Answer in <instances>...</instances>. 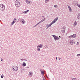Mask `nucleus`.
Wrapping results in <instances>:
<instances>
[{"mask_svg": "<svg viewBox=\"0 0 80 80\" xmlns=\"http://www.w3.org/2000/svg\"><path fill=\"white\" fill-rule=\"evenodd\" d=\"M52 36L54 37L55 41H57V40H58L59 38L58 37H57V36L53 35H52Z\"/></svg>", "mask_w": 80, "mask_h": 80, "instance_id": "nucleus-6", "label": "nucleus"}, {"mask_svg": "<svg viewBox=\"0 0 80 80\" xmlns=\"http://www.w3.org/2000/svg\"><path fill=\"white\" fill-rule=\"evenodd\" d=\"M42 47H43L42 44H40V45H38L37 46L38 48H42Z\"/></svg>", "mask_w": 80, "mask_h": 80, "instance_id": "nucleus-10", "label": "nucleus"}, {"mask_svg": "<svg viewBox=\"0 0 80 80\" xmlns=\"http://www.w3.org/2000/svg\"><path fill=\"white\" fill-rule=\"evenodd\" d=\"M12 70H13L14 72H17V70H18V67L17 66H14L12 67Z\"/></svg>", "mask_w": 80, "mask_h": 80, "instance_id": "nucleus-3", "label": "nucleus"}, {"mask_svg": "<svg viewBox=\"0 0 80 80\" xmlns=\"http://www.w3.org/2000/svg\"><path fill=\"white\" fill-rule=\"evenodd\" d=\"M77 25V21H75L74 22L73 25H74L75 26H76Z\"/></svg>", "mask_w": 80, "mask_h": 80, "instance_id": "nucleus-13", "label": "nucleus"}, {"mask_svg": "<svg viewBox=\"0 0 80 80\" xmlns=\"http://www.w3.org/2000/svg\"><path fill=\"white\" fill-rule=\"evenodd\" d=\"M58 39H60V38H58Z\"/></svg>", "mask_w": 80, "mask_h": 80, "instance_id": "nucleus-48", "label": "nucleus"}, {"mask_svg": "<svg viewBox=\"0 0 80 80\" xmlns=\"http://www.w3.org/2000/svg\"><path fill=\"white\" fill-rule=\"evenodd\" d=\"M77 6H78V7H79V8H80V4H78V5H77Z\"/></svg>", "mask_w": 80, "mask_h": 80, "instance_id": "nucleus-30", "label": "nucleus"}, {"mask_svg": "<svg viewBox=\"0 0 80 80\" xmlns=\"http://www.w3.org/2000/svg\"><path fill=\"white\" fill-rule=\"evenodd\" d=\"M37 25L36 24V25H35L33 27H36L37 26Z\"/></svg>", "mask_w": 80, "mask_h": 80, "instance_id": "nucleus-34", "label": "nucleus"}, {"mask_svg": "<svg viewBox=\"0 0 80 80\" xmlns=\"http://www.w3.org/2000/svg\"><path fill=\"white\" fill-rule=\"evenodd\" d=\"M68 42H69V45H72L73 44H75V42H74L73 41V40H68Z\"/></svg>", "mask_w": 80, "mask_h": 80, "instance_id": "nucleus-4", "label": "nucleus"}, {"mask_svg": "<svg viewBox=\"0 0 80 80\" xmlns=\"http://www.w3.org/2000/svg\"><path fill=\"white\" fill-rule=\"evenodd\" d=\"M54 7H55V8H56V7H57V5H55L54 6Z\"/></svg>", "mask_w": 80, "mask_h": 80, "instance_id": "nucleus-31", "label": "nucleus"}, {"mask_svg": "<svg viewBox=\"0 0 80 80\" xmlns=\"http://www.w3.org/2000/svg\"><path fill=\"white\" fill-rule=\"evenodd\" d=\"M5 7L4 5L2 4H0V10L2 12H3L5 10Z\"/></svg>", "mask_w": 80, "mask_h": 80, "instance_id": "nucleus-2", "label": "nucleus"}, {"mask_svg": "<svg viewBox=\"0 0 80 80\" xmlns=\"http://www.w3.org/2000/svg\"><path fill=\"white\" fill-rule=\"evenodd\" d=\"M68 8H69V9H70L71 8V7L68 6Z\"/></svg>", "mask_w": 80, "mask_h": 80, "instance_id": "nucleus-32", "label": "nucleus"}, {"mask_svg": "<svg viewBox=\"0 0 80 80\" xmlns=\"http://www.w3.org/2000/svg\"><path fill=\"white\" fill-rule=\"evenodd\" d=\"M79 42H77V44H78V43Z\"/></svg>", "mask_w": 80, "mask_h": 80, "instance_id": "nucleus-42", "label": "nucleus"}, {"mask_svg": "<svg viewBox=\"0 0 80 80\" xmlns=\"http://www.w3.org/2000/svg\"><path fill=\"white\" fill-rule=\"evenodd\" d=\"M52 23L51 22L49 25V26L50 27L52 25Z\"/></svg>", "mask_w": 80, "mask_h": 80, "instance_id": "nucleus-28", "label": "nucleus"}, {"mask_svg": "<svg viewBox=\"0 0 80 80\" xmlns=\"http://www.w3.org/2000/svg\"><path fill=\"white\" fill-rule=\"evenodd\" d=\"M28 12H29V10H27L26 11L24 12L23 13H28Z\"/></svg>", "mask_w": 80, "mask_h": 80, "instance_id": "nucleus-15", "label": "nucleus"}, {"mask_svg": "<svg viewBox=\"0 0 80 80\" xmlns=\"http://www.w3.org/2000/svg\"><path fill=\"white\" fill-rule=\"evenodd\" d=\"M1 78H3V74H2L1 76Z\"/></svg>", "mask_w": 80, "mask_h": 80, "instance_id": "nucleus-23", "label": "nucleus"}, {"mask_svg": "<svg viewBox=\"0 0 80 80\" xmlns=\"http://www.w3.org/2000/svg\"><path fill=\"white\" fill-rule=\"evenodd\" d=\"M22 19L19 18L18 19L19 21H22Z\"/></svg>", "mask_w": 80, "mask_h": 80, "instance_id": "nucleus-27", "label": "nucleus"}, {"mask_svg": "<svg viewBox=\"0 0 80 80\" xmlns=\"http://www.w3.org/2000/svg\"><path fill=\"white\" fill-rule=\"evenodd\" d=\"M33 75V73H32V72H30L29 74V75Z\"/></svg>", "mask_w": 80, "mask_h": 80, "instance_id": "nucleus-17", "label": "nucleus"}, {"mask_svg": "<svg viewBox=\"0 0 80 80\" xmlns=\"http://www.w3.org/2000/svg\"><path fill=\"white\" fill-rule=\"evenodd\" d=\"M69 11H70V12H71L72 11V9L71 8L69 9Z\"/></svg>", "mask_w": 80, "mask_h": 80, "instance_id": "nucleus-25", "label": "nucleus"}, {"mask_svg": "<svg viewBox=\"0 0 80 80\" xmlns=\"http://www.w3.org/2000/svg\"><path fill=\"white\" fill-rule=\"evenodd\" d=\"M43 80H45V78H43Z\"/></svg>", "mask_w": 80, "mask_h": 80, "instance_id": "nucleus-41", "label": "nucleus"}, {"mask_svg": "<svg viewBox=\"0 0 80 80\" xmlns=\"http://www.w3.org/2000/svg\"><path fill=\"white\" fill-rule=\"evenodd\" d=\"M56 22V21H55V20H54L52 22H51L52 24H53V23H55Z\"/></svg>", "mask_w": 80, "mask_h": 80, "instance_id": "nucleus-18", "label": "nucleus"}, {"mask_svg": "<svg viewBox=\"0 0 80 80\" xmlns=\"http://www.w3.org/2000/svg\"><path fill=\"white\" fill-rule=\"evenodd\" d=\"M59 37H60V36H59Z\"/></svg>", "mask_w": 80, "mask_h": 80, "instance_id": "nucleus-49", "label": "nucleus"}, {"mask_svg": "<svg viewBox=\"0 0 80 80\" xmlns=\"http://www.w3.org/2000/svg\"><path fill=\"white\" fill-rule=\"evenodd\" d=\"M38 48V47H37V50H38V51H40V48Z\"/></svg>", "mask_w": 80, "mask_h": 80, "instance_id": "nucleus-21", "label": "nucleus"}, {"mask_svg": "<svg viewBox=\"0 0 80 80\" xmlns=\"http://www.w3.org/2000/svg\"><path fill=\"white\" fill-rule=\"evenodd\" d=\"M59 60H60L61 58H59Z\"/></svg>", "mask_w": 80, "mask_h": 80, "instance_id": "nucleus-47", "label": "nucleus"}, {"mask_svg": "<svg viewBox=\"0 0 80 80\" xmlns=\"http://www.w3.org/2000/svg\"><path fill=\"white\" fill-rule=\"evenodd\" d=\"M41 21H42V22H43V21H44L43 20V19L42 20H41Z\"/></svg>", "mask_w": 80, "mask_h": 80, "instance_id": "nucleus-36", "label": "nucleus"}, {"mask_svg": "<svg viewBox=\"0 0 80 80\" xmlns=\"http://www.w3.org/2000/svg\"><path fill=\"white\" fill-rule=\"evenodd\" d=\"M29 68V67H28H28L27 68Z\"/></svg>", "mask_w": 80, "mask_h": 80, "instance_id": "nucleus-40", "label": "nucleus"}, {"mask_svg": "<svg viewBox=\"0 0 80 80\" xmlns=\"http://www.w3.org/2000/svg\"><path fill=\"white\" fill-rule=\"evenodd\" d=\"M40 71L41 73H42V74L43 75H44V72H43V71H42V69H40Z\"/></svg>", "mask_w": 80, "mask_h": 80, "instance_id": "nucleus-16", "label": "nucleus"}, {"mask_svg": "<svg viewBox=\"0 0 80 80\" xmlns=\"http://www.w3.org/2000/svg\"><path fill=\"white\" fill-rule=\"evenodd\" d=\"M44 47L46 48H48V46H47V45H45Z\"/></svg>", "mask_w": 80, "mask_h": 80, "instance_id": "nucleus-29", "label": "nucleus"}, {"mask_svg": "<svg viewBox=\"0 0 80 80\" xmlns=\"http://www.w3.org/2000/svg\"><path fill=\"white\" fill-rule=\"evenodd\" d=\"M23 60H25V61H27V60L25 59H24Z\"/></svg>", "mask_w": 80, "mask_h": 80, "instance_id": "nucleus-39", "label": "nucleus"}, {"mask_svg": "<svg viewBox=\"0 0 80 80\" xmlns=\"http://www.w3.org/2000/svg\"><path fill=\"white\" fill-rule=\"evenodd\" d=\"M72 38H75L76 37H77V35H76V34H73L72 35Z\"/></svg>", "mask_w": 80, "mask_h": 80, "instance_id": "nucleus-12", "label": "nucleus"}, {"mask_svg": "<svg viewBox=\"0 0 80 80\" xmlns=\"http://www.w3.org/2000/svg\"><path fill=\"white\" fill-rule=\"evenodd\" d=\"M14 1L15 2V5L16 7L18 8L20 6L21 4L19 0H14Z\"/></svg>", "mask_w": 80, "mask_h": 80, "instance_id": "nucleus-1", "label": "nucleus"}, {"mask_svg": "<svg viewBox=\"0 0 80 80\" xmlns=\"http://www.w3.org/2000/svg\"><path fill=\"white\" fill-rule=\"evenodd\" d=\"M1 62H2V61H3V59L2 58H1Z\"/></svg>", "mask_w": 80, "mask_h": 80, "instance_id": "nucleus-35", "label": "nucleus"}, {"mask_svg": "<svg viewBox=\"0 0 80 80\" xmlns=\"http://www.w3.org/2000/svg\"><path fill=\"white\" fill-rule=\"evenodd\" d=\"M47 26H48V27L47 28H47H48V27H50V26L49 25H48V24H47Z\"/></svg>", "mask_w": 80, "mask_h": 80, "instance_id": "nucleus-24", "label": "nucleus"}, {"mask_svg": "<svg viewBox=\"0 0 80 80\" xmlns=\"http://www.w3.org/2000/svg\"><path fill=\"white\" fill-rule=\"evenodd\" d=\"M26 2L28 4H30V3H31V2L29 0H26Z\"/></svg>", "mask_w": 80, "mask_h": 80, "instance_id": "nucleus-8", "label": "nucleus"}, {"mask_svg": "<svg viewBox=\"0 0 80 80\" xmlns=\"http://www.w3.org/2000/svg\"><path fill=\"white\" fill-rule=\"evenodd\" d=\"M23 60V59H21L20 60Z\"/></svg>", "mask_w": 80, "mask_h": 80, "instance_id": "nucleus-45", "label": "nucleus"}, {"mask_svg": "<svg viewBox=\"0 0 80 80\" xmlns=\"http://www.w3.org/2000/svg\"><path fill=\"white\" fill-rule=\"evenodd\" d=\"M77 57H80V54H77Z\"/></svg>", "mask_w": 80, "mask_h": 80, "instance_id": "nucleus-26", "label": "nucleus"}, {"mask_svg": "<svg viewBox=\"0 0 80 80\" xmlns=\"http://www.w3.org/2000/svg\"><path fill=\"white\" fill-rule=\"evenodd\" d=\"M58 20V17L56 18L54 20L55 21H56V22H57Z\"/></svg>", "mask_w": 80, "mask_h": 80, "instance_id": "nucleus-19", "label": "nucleus"}, {"mask_svg": "<svg viewBox=\"0 0 80 80\" xmlns=\"http://www.w3.org/2000/svg\"><path fill=\"white\" fill-rule=\"evenodd\" d=\"M17 18H14L13 21L12 22V24L13 25V24H14V23H15L16 22V21H17Z\"/></svg>", "mask_w": 80, "mask_h": 80, "instance_id": "nucleus-7", "label": "nucleus"}, {"mask_svg": "<svg viewBox=\"0 0 80 80\" xmlns=\"http://www.w3.org/2000/svg\"><path fill=\"white\" fill-rule=\"evenodd\" d=\"M49 0H45V2L47 3L48 2H49Z\"/></svg>", "mask_w": 80, "mask_h": 80, "instance_id": "nucleus-20", "label": "nucleus"}, {"mask_svg": "<svg viewBox=\"0 0 80 80\" xmlns=\"http://www.w3.org/2000/svg\"><path fill=\"white\" fill-rule=\"evenodd\" d=\"M38 23L40 24V22H39Z\"/></svg>", "mask_w": 80, "mask_h": 80, "instance_id": "nucleus-46", "label": "nucleus"}, {"mask_svg": "<svg viewBox=\"0 0 80 80\" xmlns=\"http://www.w3.org/2000/svg\"><path fill=\"white\" fill-rule=\"evenodd\" d=\"M77 17L78 19H80V13H79L77 16Z\"/></svg>", "mask_w": 80, "mask_h": 80, "instance_id": "nucleus-11", "label": "nucleus"}, {"mask_svg": "<svg viewBox=\"0 0 80 80\" xmlns=\"http://www.w3.org/2000/svg\"><path fill=\"white\" fill-rule=\"evenodd\" d=\"M57 58H58L57 57H56V60H57Z\"/></svg>", "mask_w": 80, "mask_h": 80, "instance_id": "nucleus-43", "label": "nucleus"}, {"mask_svg": "<svg viewBox=\"0 0 80 80\" xmlns=\"http://www.w3.org/2000/svg\"><path fill=\"white\" fill-rule=\"evenodd\" d=\"M45 20H46V19H45V18H44L43 19V20L44 21H45Z\"/></svg>", "mask_w": 80, "mask_h": 80, "instance_id": "nucleus-33", "label": "nucleus"}, {"mask_svg": "<svg viewBox=\"0 0 80 80\" xmlns=\"http://www.w3.org/2000/svg\"><path fill=\"white\" fill-rule=\"evenodd\" d=\"M78 2L77 1H73V5H74V6H77L78 5Z\"/></svg>", "mask_w": 80, "mask_h": 80, "instance_id": "nucleus-5", "label": "nucleus"}, {"mask_svg": "<svg viewBox=\"0 0 80 80\" xmlns=\"http://www.w3.org/2000/svg\"><path fill=\"white\" fill-rule=\"evenodd\" d=\"M42 17L45 18V17H44V16H42Z\"/></svg>", "mask_w": 80, "mask_h": 80, "instance_id": "nucleus-44", "label": "nucleus"}, {"mask_svg": "<svg viewBox=\"0 0 80 80\" xmlns=\"http://www.w3.org/2000/svg\"><path fill=\"white\" fill-rule=\"evenodd\" d=\"M69 38H73V37H72V35H71V36H69Z\"/></svg>", "mask_w": 80, "mask_h": 80, "instance_id": "nucleus-22", "label": "nucleus"}, {"mask_svg": "<svg viewBox=\"0 0 80 80\" xmlns=\"http://www.w3.org/2000/svg\"><path fill=\"white\" fill-rule=\"evenodd\" d=\"M22 65V67H25V66H26V63L25 62L23 63Z\"/></svg>", "mask_w": 80, "mask_h": 80, "instance_id": "nucleus-14", "label": "nucleus"}, {"mask_svg": "<svg viewBox=\"0 0 80 80\" xmlns=\"http://www.w3.org/2000/svg\"><path fill=\"white\" fill-rule=\"evenodd\" d=\"M39 22H40V23H42V21H41Z\"/></svg>", "mask_w": 80, "mask_h": 80, "instance_id": "nucleus-37", "label": "nucleus"}, {"mask_svg": "<svg viewBox=\"0 0 80 80\" xmlns=\"http://www.w3.org/2000/svg\"><path fill=\"white\" fill-rule=\"evenodd\" d=\"M39 24L38 23L36 25H39Z\"/></svg>", "mask_w": 80, "mask_h": 80, "instance_id": "nucleus-38", "label": "nucleus"}, {"mask_svg": "<svg viewBox=\"0 0 80 80\" xmlns=\"http://www.w3.org/2000/svg\"><path fill=\"white\" fill-rule=\"evenodd\" d=\"M22 24H24L26 22L24 19H22Z\"/></svg>", "mask_w": 80, "mask_h": 80, "instance_id": "nucleus-9", "label": "nucleus"}]
</instances>
